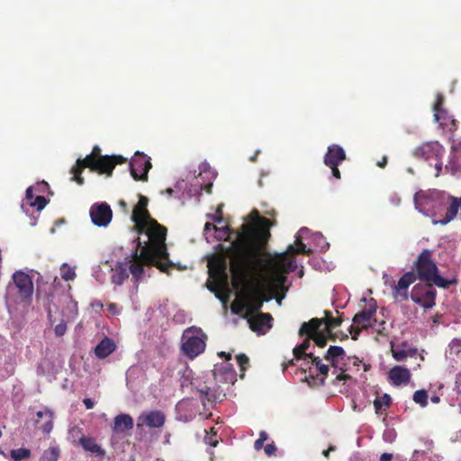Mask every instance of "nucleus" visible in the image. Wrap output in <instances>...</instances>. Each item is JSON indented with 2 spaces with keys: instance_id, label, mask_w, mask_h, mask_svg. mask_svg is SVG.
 <instances>
[{
  "instance_id": "1",
  "label": "nucleus",
  "mask_w": 461,
  "mask_h": 461,
  "mask_svg": "<svg viewBox=\"0 0 461 461\" xmlns=\"http://www.w3.org/2000/svg\"><path fill=\"white\" fill-rule=\"evenodd\" d=\"M137 230L140 234L145 233L149 240L142 246L138 239L131 252L130 269L134 280L138 282L141 279L145 267H157L161 272L168 273L173 263L169 259L166 244L167 228L153 219Z\"/></svg>"
},
{
  "instance_id": "2",
  "label": "nucleus",
  "mask_w": 461,
  "mask_h": 461,
  "mask_svg": "<svg viewBox=\"0 0 461 461\" xmlns=\"http://www.w3.org/2000/svg\"><path fill=\"white\" fill-rule=\"evenodd\" d=\"M249 217L254 225L242 224L235 244L230 263V271L234 276L245 275L259 249L267 243L270 238L269 229L275 224V221L260 216L256 209L250 212Z\"/></svg>"
},
{
  "instance_id": "3",
  "label": "nucleus",
  "mask_w": 461,
  "mask_h": 461,
  "mask_svg": "<svg viewBox=\"0 0 461 461\" xmlns=\"http://www.w3.org/2000/svg\"><path fill=\"white\" fill-rule=\"evenodd\" d=\"M434 250L424 249L413 262V269L416 278L423 283L434 284V285L447 289L452 285H456V276L446 279L439 275V269L433 258Z\"/></svg>"
},
{
  "instance_id": "4",
  "label": "nucleus",
  "mask_w": 461,
  "mask_h": 461,
  "mask_svg": "<svg viewBox=\"0 0 461 461\" xmlns=\"http://www.w3.org/2000/svg\"><path fill=\"white\" fill-rule=\"evenodd\" d=\"M296 268L297 264L294 258L288 257L287 252L276 254L268 260L270 281L277 289L287 291L288 288L285 287L287 281L285 275L294 272Z\"/></svg>"
},
{
  "instance_id": "5",
  "label": "nucleus",
  "mask_w": 461,
  "mask_h": 461,
  "mask_svg": "<svg viewBox=\"0 0 461 461\" xmlns=\"http://www.w3.org/2000/svg\"><path fill=\"white\" fill-rule=\"evenodd\" d=\"M107 155H101V149L95 146L92 152L84 158H77L75 166L72 167L70 173L73 175L71 180L77 182L78 185L84 184V178L81 174L86 167L90 168L92 171L101 174V170L104 167V158Z\"/></svg>"
},
{
  "instance_id": "6",
  "label": "nucleus",
  "mask_w": 461,
  "mask_h": 461,
  "mask_svg": "<svg viewBox=\"0 0 461 461\" xmlns=\"http://www.w3.org/2000/svg\"><path fill=\"white\" fill-rule=\"evenodd\" d=\"M444 191L437 189L420 190L414 194L415 208L421 213L428 215L430 212L443 205Z\"/></svg>"
},
{
  "instance_id": "7",
  "label": "nucleus",
  "mask_w": 461,
  "mask_h": 461,
  "mask_svg": "<svg viewBox=\"0 0 461 461\" xmlns=\"http://www.w3.org/2000/svg\"><path fill=\"white\" fill-rule=\"evenodd\" d=\"M434 284L424 283L415 285L411 293V299L424 309H431L436 304L437 291Z\"/></svg>"
},
{
  "instance_id": "8",
  "label": "nucleus",
  "mask_w": 461,
  "mask_h": 461,
  "mask_svg": "<svg viewBox=\"0 0 461 461\" xmlns=\"http://www.w3.org/2000/svg\"><path fill=\"white\" fill-rule=\"evenodd\" d=\"M363 301L366 303V306L352 319L353 323L365 330L374 326V322L376 321L375 317L377 311V303L374 298L366 299Z\"/></svg>"
},
{
  "instance_id": "9",
  "label": "nucleus",
  "mask_w": 461,
  "mask_h": 461,
  "mask_svg": "<svg viewBox=\"0 0 461 461\" xmlns=\"http://www.w3.org/2000/svg\"><path fill=\"white\" fill-rule=\"evenodd\" d=\"M152 165L145 154L136 152L130 163L131 175L134 180L148 181V173Z\"/></svg>"
},
{
  "instance_id": "10",
  "label": "nucleus",
  "mask_w": 461,
  "mask_h": 461,
  "mask_svg": "<svg viewBox=\"0 0 461 461\" xmlns=\"http://www.w3.org/2000/svg\"><path fill=\"white\" fill-rule=\"evenodd\" d=\"M445 152L444 147L437 140L427 141L416 147L413 150V156L416 158L424 160L441 159Z\"/></svg>"
},
{
  "instance_id": "11",
  "label": "nucleus",
  "mask_w": 461,
  "mask_h": 461,
  "mask_svg": "<svg viewBox=\"0 0 461 461\" xmlns=\"http://www.w3.org/2000/svg\"><path fill=\"white\" fill-rule=\"evenodd\" d=\"M92 222L98 227H106L112 221L113 211L107 203H95L90 207Z\"/></svg>"
},
{
  "instance_id": "12",
  "label": "nucleus",
  "mask_w": 461,
  "mask_h": 461,
  "mask_svg": "<svg viewBox=\"0 0 461 461\" xmlns=\"http://www.w3.org/2000/svg\"><path fill=\"white\" fill-rule=\"evenodd\" d=\"M166 422V415L163 411L155 410L143 411L137 419V427L144 426L149 429H161Z\"/></svg>"
},
{
  "instance_id": "13",
  "label": "nucleus",
  "mask_w": 461,
  "mask_h": 461,
  "mask_svg": "<svg viewBox=\"0 0 461 461\" xmlns=\"http://www.w3.org/2000/svg\"><path fill=\"white\" fill-rule=\"evenodd\" d=\"M148 203L149 199L146 196L140 194L139 202L134 206L131 214V221L135 223V228L137 230L141 226H145V224L147 225L149 220H153L147 209Z\"/></svg>"
},
{
  "instance_id": "14",
  "label": "nucleus",
  "mask_w": 461,
  "mask_h": 461,
  "mask_svg": "<svg viewBox=\"0 0 461 461\" xmlns=\"http://www.w3.org/2000/svg\"><path fill=\"white\" fill-rule=\"evenodd\" d=\"M444 204H447L445 215L438 221H434L435 224L439 223L446 225L456 217L458 212L461 211V196L456 197L444 192L443 205Z\"/></svg>"
},
{
  "instance_id": "15",
  "label": "nucleus",
  "mask_w": 461,
  "mask_h": 461,
  "mask_svg": "<svg viewBox=\"0 0 461 461\" xmlns=\"http://www.w3.org/2000/svg\"><path fill=\"white\" fill-rule=\"evenodd\" d=\"M182 350L190 358H194L202 353V339L192 335L190 329L185 330L183 334Z\"/></svg>"
},
{
  "instance_id": "16",
  "label": "nucleus",
  "mask_w": 461,
  "mask_h": 461,
  "mask_svg": "<svg viewBox=\"0 0 461 461\" xmlns=\"http://www.w3.org/2000/svg\"><path fill=\"white\" fill-rule=\"evenodd\" d=\"M13 280L22 298L29 299L32 297L33 283L29 275L23 271H17L13 275Z\"/></svg>"
},
{
  "instance_id": "17",
  "label": "nucleus",
  "mask_w": 461,
  "mask_h": 461,
  "mask_svg": "<svg viewBox=\"0 0 461 461\" xmlns=\"http://www.w3.org/2000/svg\"><path fill=\"white\" fill-rule=\"evenodd\" d=\"M214 379L220 383L234 384L236 382V371L230 362L216 365L212 370Z\"/></svg>"
},
{
  "instance_id": "18",
  "label": "nucleus",
  "mask_w": 461,
  "mask_h": 461,
  "mask_svg": "<svg viewBox=\"0 0 461 461\" xmlns=\"http://www.w3.org/2000/svg\"><path fill=\"white\" fill-rule=\"evenodd\" d=\"M346 158L344 149L338 144H331L327 149L323 162L327 167H335L339 166Z\"/></svg>"
},
{
  "instance_id": "19",
  "label": "nucleus",
  "mask_w": 461,
  "mask_h": 461,
  "mask_svg": "<svg viewBox=\"0 0 461 461\" xmlns=\"http://www.w3.org/2000/svg\"><path fill=\"white\" fill-rule=\"evenodd\" d=\"M323 322L324 319L321 318H312L309 321H304L299 329V336L312 339L321 331V327Z\"/></svg>"
},
{
  "instance_id": "20",
  "label": "nucleus",
  "mask_w": 461,
  "mask_h": 461,
  "mask_svg": "<svg viewBox=\"0 0 461 461\" xmlns=\"http://www.w3.org/2000/svg\"><path fill=\"white\" fill-rule=\"evenodd\" d=\"M273 317L270 313L258 312L249 319V328L253 331L261 332L264 328L272 327Z\"/></svg>"
},
{
  "instance_id": "21",
  "label": "nucleus",
  "mask_w": 461,
  "mask_h": 461,
  "mask_svg": "<svg viewBox=\"0 0 461 461\" xmlns=\"http://www.w3.org/2000/svg\"><path fill=\"white\" fill-rule=\"evenodd\" d=\"M417 280L414 272H406L398 281L394 288V297L401 296L403 299L408 298V288Z\"/></svg>"
},
{
  "instance_id": "22",
  "label": "nucleus",
  "mask_w": 461,
  "mask_h": 461,
  "mask_svg": "<svg viewBox=\"0 0 461 461\" xmlns=\"http://www.w3.org/2000/svg\"><path fill=\"white\" fill-rule=\"evenodd\" d=\"M131 263V254L125 258L123 262L117 265L114 273L112 276V281L117 285H121L128 277L129 273L131 274L130 265Z\"/></svg>"
},
{
  "instance_id": "23",
  "label": "nucleus",
  "mask_w": 461,
  "mask_h": 461,
  "mask_svg": "<svg viewBox=\"0 0 461 461\" xmlns=\"http://www.w3.org/2000/svg\"><path fill=\"white\" fill-rule=\"evenodd\" d=\"M133 426L132 417L130 414L121 413L115 416L112 429L113 433L119 434L132 429Z\"/></svg>"
},
{
  "instance_id": "24",
  "label": "nucleus",
  "mask_w": 461,
  "mask_h": 461,
  "mask_svg": "<svg viewBox=\"0 0 461 461\" xmlns=\"http://www.w3.org/2000/svg\"><path fill=\"white\" fill-rule=\"evenodd\" d=\"M212 230L213 231L214 239L218 241L227 240L230 234V229L229 224H224L222 226H217V225H214V223H211L210 221H207L203 225V232H205V234H207Z\"/></svg>"
},
{
  "instance_id": "25",
  "label": "nucleus",
  "mask_w": 461,
  "mask_h": 461,
  "mask_svg": "<svg viewBox=\"0 0 461 461\" xmlns=\"http://www.w3.org/2000/svg\"><path fill=\"white\" fill-rule=\"evenodd\" d=\"M389 378L394 385L408 384L411 379L409 369L395 366L389 371Z\"/></svg>"
},
{
  "instance_id": "26",
  "label": "nucleus",
  "mask_w": 461,
  "mask_h": 461,
  "mask_svg": "<svg viewBox=\"0 0 461 461\" xmlns=\"http://www.w3.org/2000/svg\"><path fill=\"white\" fill-rule=\"evenodd\" d=\"M116 349L114 341L110 338H104L95 348V355L97 358L104 359Z\"/></svg>"
},
{
  "instance_id": "27",
  "label": "nucleus",
  "mask_w": 461,
  "mask_h": 461,
  "mask_svg": "<svg viewBox=\"0 0 461 461\" xmlns=\"http://www.w3.org/2000/svg\"><path fill=\"white\" fill-rule=\"evenodd\" d=\"M324 315L323 330L330 335V339L335 341L337 335L332 332V330L340 326L343 320L341 317L334 318L330 311H324Z\"/></svg>"
},
{
  "instance_id": "28",
  "label": "nucleus",
  "mask_w": 461,
  "mask_h": 461,
  "mask_svg": "<svg viewBox=\"0 0 461 461\" xmlns=\"http://www.w3.org/2000/svg\"><path fill=\"white\" fill-rule=\"evenodd\" d=\"M446 169L452 175L461 172V147L453 148L449 162L446 165Z\"/></svg>"
},
{
  "instance_id": "29",
  "label": "nucleus",
  "mask_w": 461,
  "mask_h": 461,
  "mask_svg": "<svg viewBox=\"0 0 461 461\" xmlns=\"http://www.w3.org/2000/svg\"><path fill=\"white\" fill-rule=\"evenodd\" d=\"M79 443L86 451L91 452L97 456H104L105 454V451L95 442V439L93 438L83 436L80 438Z\"/></svg>"
},
{
  "instance_id": "30",
  "label": "nucleus",
  "mask_w": 461,
  "mask_h": 461,
  "mask_svg": "<svg viewBox=\"0 0 461 461\" xmlns=\"http://www.w3.org/2000/svg\"><path fill=\"white\" fill-rule=\"evenodd\" d=\"M343 356H345V350L340 346H330L325 356L324 359L331 364L332 366L337 367L338 366V359L343 358Z\"/></svg>"
},
{
  "instance_id": "31",
  "label": "nucleus",
  "mask_w": 461,
  "mask_h": 461,
  "mask_svg": "<svg viewBox=\"0 0 461 461\" xmlns=\"http://www.w3.org/2000/svg\"><path fill=\"white\" fill-rule=\"evenodd\" d=\"M127 161V158H123L121 155L117 156H107L106 158H104V167L103 170H101L102 174H106L108 176H111L113 174V171L116 165L118 164H123Z\"/></svg>"
},
{
  "instance_id": "32",
  "label": "nucleus",
  "mask_w": 461,
  "mask_h": 461,
  "mask_svg": "<svg viewBox=\"0 0 461 461\" xmlns=\"http://www.w3.org/2000/svg\"><path fill=\"white\" fill-rule=\"evenodd\" d=\"M311 340H312V339L305 337L304 340L293 349V354L295 359L308 360L307 355H311L312 353H306V351L310 348Z\"/></svg>"
},
{
  "instance_id": "33",
  "label": "nucleus",
  "mask_w": 461,
  "mask_h": 461,
  "mask_svg": "<svg viewBox=\"0 0 461 461\" xmlns=\"http://www.w3.org/2000/svg\"><path fill=\"white\" fill-rule=\"evenodd\" d=\"M288 257H293V254H304V255H310L312 253V249H306V245L299 239L296 240V247L294 245H289L287 248Z\"/></svg>"
},
{
  "instance_id": "34",
  "label": "nucleus",
  "mask_w": 461,
  "mask_h": 461,
  "mask_svg": "<svg viewBox=\"0 0 461 461\" xmlns=\"http://www.w3.org/2000/svg\"><path fill=\"white\" fill-rule=\"evenodd\" d=\"M60 456V449L58 446H51L44 450L40 461H58Z\"/></svg>"
},
{
  "instance_id": "35",
  "label": "nucleus",
  "mask_w": 461,
  "mask_h": 461,
  "mask_svg": "<svg viewBox=\"0 0 461 461\" xmlns=\"http://www.w3.org/2000/svg\"><path fill=\"white\" fill-rule=\"evenodd\" d=\"M443 104H444V96L441 94H437L436 101L433 104L434 120L436 122L440 121L441 115L443 113L446 114L447 111L445 109H443Z\"/></svg>"
},
{
  "instance_id": "36",
  "label": "nucleus",
  "mask_w": 461,
  "mask_h": 461,
  "mask_svg": "<svg viewBox=\"0 0 461 461\" xmlns=\"http://www.w3.org/2000/svg\"><path fill=\"white\" fill-rule=\"evenodd\" d=\"M222 208H223V203L218 204L215 213L214 214L207 213L205 215V217L208 220H211L212 221V223H214V225H217V226H222L224 224H229L228 222H226L224 221V218L222 215Z\"/></svg>"
},
{
  "instance_id": "37",
  "label": "nucleus",
  "mask_w": 461,
  "mask_h": 461,
  "mask_svg": "<svg viewBox=\"0 0 461 461\" xmlns=\"http://www.w3.org/2000/svg\"><path fill=\"white\" fill-rule=\"evenodd\" d=\"M390 405L391 397L387 393H384L382 396H377L374 401V407L377 414L380 413L383 408H388Z\"/></svg>"
},
{
  "instance_id": "38",
  "label": "nucleus",
  "mask_w": 461,
  "mask_h": 461,
  "mask_svg": "<svg viewBox=\"0 0 461 461\" xmlns=\"http://www.w3.org/2000/svg\"><path fill=\"white\" fill-rule=\"evenodd\" d=\"M221 393L222 391L219 390V387L211 389L206 386V388L203 389V398L208 402H214L221 398Z\"/></svg>"
},
{
  "instance_id": "39",
  "label": "nucleus",
  "mask_w": 461,
  "mask_h": 461,
  "mask_svg": "<svg viewBox=\"0 0 461 461\" xmlns=\"http://www.w3.org/2000/svg\"><path fill=\"white\" fill-rule=\"evenodd\" d=\"M60 275H61V278L65 281H72L77 276L74 267H71L67 263H64L61 266Z\"/></svg>"
},
{
  "instance_id": "40",
  "label": "nucleus",
  "mask_w": 461,
  "mask_h": 461,
  "mask_svg": "<svg viewBox=\"0 0 461 461\" xmlns=\"http://www.w3.org/2000/svg\"><path fill=\"white\" fill-rule=\"evenodd\" d=\"M442 128H447L449 131H454L456 130V121L447 116V113L446 114L441 115V119L438 122Z\"/></svg>"
},
{
  "instance_id": "41",
  "label": "nucleus",
  "mask_w": 461,
  "mask_h": 461,
  "mask_svg": "<svg viewBox=\"0 0 461 461\" xmlns=\"http://www.w3.org/2000/svg\"><path fill=\"white\" fill-rule=\"evenodd\" d=\"M11 457L14 461H21L23 459L29 458L31 456V450L28 448H18L11 450Z\"/></svg>"
},
{
  "instance_id": "42",
  "label": "nucleus",
  "mask_w": 461,
  "mask_h": 461,
  "mask_svg": "<svg viewBox=\"0 0 461 461\" xmlns=\"http://www.w3.org/2000/svg\"><path fill=\"white\" fill-rule=\"evenodd\" d=\"M413 401L421 407L428 405V393L425 390H418L413 393Z\"/></svg>"
},
{
  "instance_id": "43",
  "label": "nucleus",
  "mask_w": 461,
  "mask_h": 461,
  "mask_svg": "<svg viewBox=\"0 0 461 461\" xmlns=\"http://www.w3.org/2000/svg\"><path fill=\"white\" fill-rule=\"evenodd\" d=\"M328 339H330V335L325 332V330H322L312 338V340L315 342L316 346L324 348L327 345Z\"/></svg>"
},
{
  "instance_id": "44",
  "label": "nucleus",
  "mask_w": 461,
  "mask_h": 461,
  "mask_svg": "<svg viewBox=\"0 0 461 461\" xmlns=\"http://www.w3.org/2000/svg\"><path fill=\"white\" fill-rule=\"evenodd\" d=\"M48 203V200L43 195H38L33 202H31L30 206L35 207L37 211L42 210Z\"/></svg>"
},
{
  "instance_id": "45",
  "label": "nucleus",
  "mask_w": 461,
  "mask_h": 461,
  "mask_svg": "<svg viewBox=\"0 0 461 461\" xmlns=\"http://www.w3.org/2000/svg\"><path fill=\"white\" fill-rule=\"evenodd\" d=\"M205 435L203 436V442L210 447H216L219 443V438H215L208 432L207 428L203 429Z\"/></svg>"
},
{
  "instance_id": "46",
  "label": "nucleus",
  "mask_w": 461,
  "mask_h": 461,
  "mask_svg": "<svg viewBox=\"0 0 461 461\" xmlns=\"http://www.w3.org/2000/svg\"><path fill=\"white\" fill-rule=\"evenodd\" d=\"M53 429V414H48L46 421L41 426V429L44 433L49 434Z\"/></svg>"
},
{
  "instance_id": "47",
  "label": "nucleus",
  "mask_w": 461,
  "mask_h": 461,
  "mask_svg": "<svg viewBox=\"0 0 461 461\" xmlns=\"http://www.w3.org/2000/svg\"><path fill=\"white\" fill-rule=\"evenodd\" d=\"M305 380L307 381L308 384L311 387L316 386L318 384H320V385H324L325 384V378L324 377L319 379L316 376L309 375V376L305 377Z\"/></svg>"
},
{
  "instance_id": "48",
  "label": "nucleus",
  "mask_w": 461,
  "mask_h": 461,
  "mask_svg": "<svg viewBox=\"0 0 461 461\" xmlns=\"http://www.w3.org/2000/svg\"><path fill=\"white\" fill-rule=\"evenodd\" d=\"M202 176V167L199 165L198 169H194V171H188L185 175V180L192 182L193 180H197V178Z\"/></svg>"
},
{
  "instance_id": "49",
  "label": "nucleus",
  "mask_w": 461,
  "mask_h": 461,
  "mask_svg": "<svg viewBox=\"0 0 461 461\" xmlns=\"http://www.w3.org/2000/svg\"><path fill=\"white\" fill-rule=\"evenodd\" d=\"M392 354L396 361H402L408 357V352L404 349L392 348Z\"/></svg>"
},
{
  "instance_id": "50",
  "label": "nucleus",
  "mask_w": 461,
  "mask_h": 461,
  "mask_svg": "<svg viewBox=\"0 0 461 461\" xmlns=\"http://www.w3.org/2000/svg\"><path fill=\"white\" fill-rule=\"evenodd\" d=\"M203 179L205 178L204 175H207L206 177L209 179H214L217 176V172L211 169V167L208 163L203 161Z\"/></svg>"
},
{
  "instance_id": "51",
  "label": "nucleus",
  "mask_w": 461,
  "mask_h": 461,
  "mask_svg": "<svg viewBox=\"0 0 461 461\" xmlns=\"http://www.w3.org/2000/svg\"><path fill=\"white\" fill-rule=\"evenodd\" d=\"M237 362L241 371L246 370V366L249 365V359L245 354H239L236 357Z\"/></svg>"
},
{
  "instance_id": "52",
  "label": "nucleus",
  "mask_w": 461,
  "mask_h": 461,
  "mask_svg": "<svg viewBox=\"0 0 461 461\" xmlns=\"http://www.w3.org/2000/svg\"><path fill=\"white\" fill-rule=\"evenodd\" d=\"M267 434L265 431H261L259 433V438L254 443L255 449H261L263 447L264 442L267 439Z\"/></svg>"
},
{
  "instance_id": "53",
  "label": "nucleus",
  "mask_w": 461,
  "mask_h": 461,
  "mask_svg": "<svg viewBox=\"0 0 461 461\" xmlns=\"http://www.w3.org/2000/svg\"><path fill=\"white\" fill-rule=\"evenodd\" d=\"M364 329L363 328H359L357 326H356L354 323L350 326L349 328V333L351 335V339L353 340H357L361 333V331L363 330Z\"/></svg>"
},
{
  "instance_id": "54",
  "label": "nucleus",
  "mask_w": 461,
  "mask_h": 461,
  "mask_svg": "<svg viewBox=\"0 0 461 461\" xmlns=\"http://www.w3.org/2000/svg\"><path fill=\"white\" fill-rule=\"evenodd\" d=\"M67 331V324L62 321L60 323H59L58 325H56L55 327V333L57 336H63Z\"/></svg>"
},
{
  "instance_id": "55",
  "label": "nucleus",
  "mask_w": 461,
  "mask_h": 461,
  "mask_svg": "<svg viewBox=\"0 0 461 461\" xmlns=\"http://www.w3.org/2000/svg\"><path fill=\"white\" fill-rule=\"evenodd\" d=\"M34 199L35 198H34V194H33V188L32 186H30L26 189L25 200L28 203V204L30 205L31 202H33Z\"/></svg>"
},
{
  "instance_id": "56",
  "label": "nucleus",
  "mask_w": 461,
  "mask_h": 461,
  "mask_svg": "<svg viewBox=\"0 0 461 461\" xmlns=\"http://www.w3.org/2000/svg\"><path fill=\"white\" fill-rule=\"evenodd\" d=\"M308 360L310 359L312 364L315 365V366L319 369V366L323 365L319 357L314 356L313 354L307 355Z\"/></svg>"
},
{
  "instance_id": "57",
  "label": "nucleus",
  "mask_w": 461,
  "mask_h": 461,
  "mask_svg": "<svg viewBox=\"0 0 461 461\" xmlns=\"http://www.w3.org/2000/svg\"><path fill=\"white\" fill-rule=\"evenodd\" d=\"M52 412L50 410L45 411H39L36 413L37 420H35L36 423H39L41 421V419L48 417V414H51Z\"/></svg>"
},
{
  "instance_id": "58",
  "label": "nucleus",
  "mask_w": 461,
  "mask_h": 461,
  "mask_svg": "<svg viewBox=\"0 0 461 461\" xmlns=\"http://www.w3.org/2000/svg\"><path fill=\"white\" fill-rule=\"evenodd\" d=\"M276 451V447L274 444H267L265 447V452L267 456L275 455Z\"/></svg>"
},
{
  "instance_id": "59",
  "label": "nucleus",
  "mask_w": 461,
  "mask_h": 461,
  "mask_svg": "<svg viewBox=\"0 0 461 461\" xmlns=\"http://www.w3.org/2000/svg\"><path fill=\"white\" fill-rule=\"evenodd\" d=\"M329 167L331 169L332 176H333L336 179H340V178H341L340 171H339V166H335V167Z\"/></svg>"
},
{
  "instance_id": "60",
  "label": "nucleus",
  "mask_w": 461,
  "mask_h": 461,
  "mask_svg": "<svg viewBox=\"0 0 461 461\" xmlns=\"http://www.w3.org/2000/svg\"><path fill=\"white\" fill-rule=\"evenodd\" d=\"M83 403L85 404V406H86V408L87 410H91V409H93V408H94V406H95V402H94V401H93L92 399H90V398H85V399L83 400Z\"/></svg>"
},
{
  "instance_id": "61",
  "label": "nucleus",
  "mask_w": 461,
  "mask_h": 461,
  "mask_svg": "<svg viewBox=\"0 0 461 461\" xmlns=\"http://www.w3.org/2000/svg\"><path fill=\"white\" fill-rule=\"evenodd\" d=\"M318 370L320 374L322 375L323 377L325 378L329 374L330 368L327 365H321V366H319Z\"/></svg>"
},
{
  "instance_id": "62",
  "label": "nucleus",
  "mask_w": 461,
  "mask_h": 461,
  "mask_svg": "<svg viewBox=\"0 0 461 461\" xmlns=\"http://www.w3.org/2000/svg\"><path fill=\"white\" fill-rule=\"evenodd\" d=\"M263 305V301H258V302H256L255 303H253V305L251 306V310L257 313L259 312V310L261 309Z\"/></svg>"
},
{
  "instance_id": "63",
  "label": "nucleus",
  "mask_w": 461,
  "mask_h": 461,
  "mask_svg": "<svg viewBox=\"0 0 461 461\" xmlns=\"http://www.w3.org/2000/svg\"><path fill=\"white\" fill-rule=\"evenodd\" d=\"M205 428H207L208 432H209L210 434H212V436H214L215 438H219V437H218V429H216L214 426H209V427H207V426H206Z\"/></svg>"
},
{
  "instance_id": "64",
  "label": "nucleus",
  "mask_w": 461,
  "mask_h": 461,
  "mask_svg": "<svg viewBox=\"0 0 461 461\" xmlns=\"http://www.w3.org/2000/svg\"><path fill=\"white\" fill-rule=\"evenodd\" d=\"M393 459V455L390 453H384L380 456V461H391Z\"/></svg>"
}]
</instances>
